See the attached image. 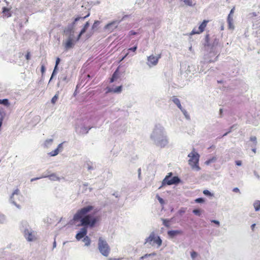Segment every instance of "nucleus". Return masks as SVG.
I'll list each match as a JSON object with an SVG mask.
<instances>
[{"label": "nucleus", "mask_w": 260, "mask_h": 260, "mask_svg": "<svg viewBox=\"0 0 260 260\" xmlns=\"http://www.w3.org/2000/svg\"><path fill=\"white\" fill-rule=\"evenodd\" d=\"M84 242L85 243V245L88 246L90 244V239L88 236H85L83 239Z\"/></svg>", "instance_id": "23"}, {"label": "nucleus", "mask_w": 260, "mask_h": 260, "mask_svg": "<svg viewBox=\"0 0 260 260\" xmlns=\"http://www.w3.org/2000/svg\"><path fill=\"white\" fill-rule=\"evenodd\" d=\"M229 24V27L230 28L233 29L234 28V25L233 24V21H231V23L228 22Z\"/></svg>", "instance_id": "35"}, {"label": "nucleus", "mask_w": 260, "mask_h": 260, "mask_svg": "<svg viewBox=\"0 0 260 260\" xmlns=\"http://www.w3.org/2000/svg\"><path fill=\"white\" fill-rule=\"evenodd\" d=\"M129 54V52H127L125 55H124V56L121 59V60H122L124 58H125Z\"/></svg>", "instance_id": "50"}, {"label": "nucleus", "mask_w": 260, "mask_h": 260, "mask_svg": "<svg viewBox=\"0 0 260 260\" xmlns=\"http://www.w3.org/2000/svg\"><path fill=\"white\" fill-rule=\"evenodd\" d=\"M0 104H2V105H4V106L8 107L10 105V103L8 99H3V100H0Z\"/></svg>", "instance_id": "21"}, {"label": "nucleus", "mask_w": 260, "mask_h": 260, "mask_svg": "<svg viewBox=\"0 0 260 260\" xmlns=\"http://www.w3.org/2000/svg\"><path fill=\"white\" fill-rule=\"evenodd\" d=\"M96 22H98V21H95L94 24L96 23Z\"/></svg>", "instance_id": "53"}, {"label": "nucleus", "mask_w": 260, "mask_h": 260, "mask_svg": "<svg viewBox=\"0 0 260 260\" xmlns=\"http://www.w3.org/2000/svg\"><path fill=\"white\" fill-rule=\"evenodd\" d=\"M235 7H234L231 10L230 12V15H233L234 13V11H235Z\"/></svg>", "instance_id": "39"}, {"label": "nucleus", "mask_w": 260, "mask_h": 260, "mask_svg": "<svg viewBox=\"0 0 260 260\" xmlns=\"http://www.w3.org/2000/svg\"><path fill=\"white\" fill-rule=\"evenodd\" d=\"M25 57L27 60H28L30 59V55L29 52H27V54L25 55Z\"/></svg>", "instance_id": "33"}, {"label": "nucleus", "mask_w": 260, "mask_h": 260, "mask_svg": "<svg viewBox=\"0 0 260 260\" xmlns=\"http://www.w3.org/2000/svg\"><path fill=\"white\" fill-rule=\"evenodd\" d=\"M9 10L8 8H6V7H4L3 9V12L5 13L6 12H9Z\"/></svg>", "instance_id": "38"}, {"label": "nucleus", "mask_w": 260, "mask_h": 260, "mask_svg": "<svg viewBox=\"0 0 260 260\" xmlns=\"http://www.w3.org/2000/svg\"><path fill=\"white\" fill-rule=\"evenodd\" d=\"M77 41H74L71 37H69L67 41L64 43V46L66 50H68L73 47L75 43Z\"/></svg>", "instance_id": "9"}, {"label": "nucleus", "mask_w": 260, "mask_h": 260, "mask_svg": "<svg viewBox=\"0 0 260 260\" xmlns=\"http://www.w3.org/2000/svg\"><path fill=\"white\" fill-rule=\"evenodd\" d=\"M89 22H86V23L85 24L83 28L81 29L80 34H79V35L77 38V41H78L80 39L81 36L86 31V29L89 27Z\"/></svg>", "instance_id": "14"}, {"label": "nucleus", "mask_w": 260, "mask_h": 260, "mask_svg": "<svg viewBox=\"0 0 260 260\" xmlns=\"http://www.w3.org/2000/svg\"><path fill=\"white\" fill-rule=\"evenodd\" d=\"M173 101L180 109H182V106L180 100L178 99L175 96H173Z\"/></svg>", "instance_id": "19"}, {"label": "nucleus", "mask_w": 260, "mask_h": 260, "mask_svg": "<svg viewBox=\"0 0 260 260\" xmlns=\"http://www.w3.org/2000/svg\"><path fill=\"white\" fill-rule=\"evenodd\" d=\"M108 260H121L120 258H110Z\"/></svg>", "instance_id": "49"}, {"label": "nucleus", "mask_w": 260, "mask_h": 260, "mask_svg": "<svg viewBox=\"0 0 260 260\" xmlns=\"http://www.w3.org/2000/svg\"><path fill=\"white\" fill-rule=\"evenodd\" d=\"M188 156L190 158L188 160V164L191 166L192 169H196L198 171L200 170V167L199 166V161L200 155L196 152L194 149L190 153Z\"/></svg>", "instance_id": "2"}, {"label": "nucleus", "mask_w": 260, "mask_h": 260, "mask_svg": "<svg viewBox=\"0 0 260 260\" xmlns=\"http://www.w3.org/2000/svg\"><path fill=\"white\" fill-rule=\"evenodd\" d=\"M37 179H31V181H33V180H36Z\"/></svg>", "instance_id": "52"}, {"label": "nucleus", "mask_w": 260, "mask_h": 260, "mask_svg": "<svg viewBox=\"0 0 260 260\" xmlns=\"http://www.w3.org/2000/svg\"><path fill=\"white\" fill-rule=\"evenodd\" d=\"M158 200L159 201V202L161 203V204H163L164 203V200L162 198H161L160 197H158Z\"/></svg>", "instance_id": "42"}, {"label": "nucleus", "mask_w": 260, "mask_h": 260, "mask_svg": "<svg viewBox=\"0 0 260 260\" xmlns=\"http://www.w3.org/2000/svg\"><path fill=\"white\" fill-rule=\"evenodd\" d=\"M197 203H203L204 202V200L203 198H198L195 200Z\"/></svg>", "instance_id": "31"}, {"label": "nucleus", "mask_w": 260, "mask_h": 260, "mask_svg": "<svg viewBox=\"0 0 260 260\" xmlns=\"http://www.w3.org/2000/svg\"><path fill=\"white\" fill-rule=\"evenodd\" d=\"M137 49V45H136L135 46H134V47H132V48H129V49L127 50V51H133V52H135L136 51Z\"/></svg>", "instance_id": "28"}, {"label": "nucleus", "mask_w": 260, "mask_h": 260, "mask_svg": "<svg viewBox=\"0 0 260 260\" xmlns=\"http://www.w3.org/2000/svg\"><path fill=\"white\" fill-rule=\"evenodd\" d=\"M136 34H137V33L135 31H134V30H131L129 32V36H133V35H135Z\"/></svg>", "instance_id": "37"}, {"label": "nucleus", "mask_w": 260, "mask_h": 260, "mask_svg": "<svg viewBox=\"0 0 260 260\" xmlns=\"http://www.w3.org/2000/svg\"><path fill=\"white\" fill-rule=\"evenodd\" d=\"M145 243H149L152 245L156 244L158 246H160L161 244V240L158 236H156L154 233H152L150 236L146 239Z\"/></svg>", "instance_id": "4"}, {"label": "nucleus", "mask_w": 260, "mask_h": 260, "mask_svg": "<svg viewBox=\"0 0 260 260\" xmlns=\"http://www.w3.org/2000/svg\"><path fill=\"white\" fill-rule=\"evenodd\" d=\"M49 178L53 181L58 180L59 178L54 174H52L47 176Z\"/></svg>", "instance_id": "22"}, {"label": "nucleus", "mask_w": 260, "mask_h": 260, "mask_svg": "<svg viewBox=\"0 0 260 260\" xmlns=\"http://www.w3.org/2000/svg\"><path fill=\"white\" fill-rule=\"evenodd\" d=\"M233 191L235 192H240L239 189L237 187H235L233 189Z\"/></svg>", "instance_id": "40"}, {"label": "nucleus", "mask_w": 260, "mask_h": 260, "mask_svg": "<svg viewBox=\"0 0 260 260\" xmlns=\"http://www.w3.org/2000/svg\"><path fill=\"white\" fill-rule=\"evenodd\" d=\"M183 232L181 230L169 231L168 232V235L171 237H174L178 235H182Z\"/></svg>", "instance_id": "12"}, {"label": "nucleus", "mask_w": 260, "mask_h": 260, "mask_svg": "<svg viewBox=\"0 0 260 260\" xmlns=\"http://www.w3.org/2000/svg\"><path fill=\"white\" fill-rule=\"evenodd\" d=\"M155 254V253H152V254H145L144 256L141 257V259H143L144 257H146L147 256H150V255H154Z\"/></svg>", "instance_id": "43"}, {"label": "nucleus", "mask_w": 260, "mask_h": 260, "mask_svg": "<svg viewBox=\"0 0 260 260\" xmlns=\"http://www.w3.org/2000/svg\"><path fill=\"white\" fill-rule=\"evenodd\" d=\"M168 143L166 137H162L160 138L156 143V145L160 148L165 147Z\"/></svg>", "instance_id": "11"}, {"label": "nucleus", "mask_w": 260, "mask_h": 260, "mask_svg": "<svg viewBox=\"0 0 260 260\" xmlns=\"http://www.w3.org/2000/svg\"><path fill=\"white\" fill-rule=\"evenodd\" d=\"M227 21H228V22H230V23H231V21H233L232 15L229 14Z\"/></svg>", "instance_id": "29"}, {"label": "nucleus", "mask_w": 260, "mask_h": 260, "mask_svg": "<svg viewBox=\"0 0 260 260\" xmlns=\"http://www.w3.org/2000/svg\"><path fill=\"white\" fill-rule=\"evenodd\" d=\"M20 194V191L18 189H15L14 192H13L11 197V200L13 201V203L18 208H20V206L19 205H17V203H16V202L15 200V198H14V196L15 195H19Z\"/></svg>", "instance_id": "13"}, {"label": "nucleus", "mask_w": 260, "mask_h": 260, "mask_svg": "<svg viewBox=\"0 0 260 260\" xmlns=\"http://www.w3.org/2000/svg\"><path fill=\"white\" fill-rule=\"evenodd\" d=\"M5 115H6V114H5V112L4 111V110L3 109H0V116H1L0 117L3 116V117H5Z\"/></svg>", "instance_id": "32"}, {"label": "nucleus", "mask_w": 260, "mask_h": 260, "mask_svg": "<svg viewBox=\"0 0 260 260\" xmlns=\"http://www.w3.org/2000/svg\"><path fill=\"white\" fill-rule=\"evenodd\" d=\"M197 255H198L197 253L195 251H192L191 252V256L193 259L196 258L197 257Z\"/></svg>", "instance_id": "30"}, {"label": "nucleus", "mask_w": 260, "mask_h": 260, "mask_svg": "<svg viewBox=\"0 0 260 260\" xmlns=\"http://www.w3.org/2000/svg\"><path fill=\"white\" fill-rule=\"evenodd\" d=\"M89 16V13H88L87 15H86L85 16L83 17H78L75 18L74 23H75L76 22L78 21V20H79L81 19H84L85 18L88 17Z\"/></svg>", "instance_id": "26"}, {"label": "nucleus", "mask_w": 260, "mask_h": 260, "mask_svg": "<svg viewBox=\"0 0 260 260\" xmlns=\"http://www.w3.org/2000/svg\"><path fill=\"white\" fill-rule=\"evenodd\" d=\"M24 236L29 241H34L36 239L35 232L28 229L24 231Z\"/></svg>", "instance_id": "7"}, {"label": "nucleus", "mask_w": 260, "mask_h": 260, "mask_svg": "<svg viewBox=\"0 0 260 260\" xmlns=\"http://www.w3.org/2000/svg\"><path fill=\"white\" fill-rule=\"evenodd\" d=\"M255 225H256V224H255V223H253V224H252L251 225V229H252V230L253 231H254V228H255Z\"/></svg>", "instance_id": "46"}, {"label": "nucleus", "mask_w": 260, "mask_h": 260, "mask_svg": "<svg viewBox=\"0 0 260 260\" xmlns=\"http://www.w3.org/2000/svg\"><path fill=\"white\" fill-rule=\"evenodd\" d=\"M203 193L205 194H206V195H209L210 194V192L209 190H204L203 191Z\"/></svg>", "instance_id": "41"}, {"label": "nucleus", "mask_w": 260, "mask_h": 260, "mask_svg": "<svg viewBox=\"0 0 260 260\" xmlns=\"http://www.w3.org/2000/svg\"><path fill=\"white\" fill-rule=\"evenodd\" d=\"M118 27V23L117 21H114L108 24L105 26V29L108 30L109 32H111L114 31Z\"/></svg>", "instance_id": "8"}, {"label": "nucleus", "mask_w": 260, "mask_h": 260, "mask_svg": "<svg viewBox=\"0 0 260 260\" xmlns=\"http://www.w3.org/2000/svg\"><path fill=\"white\" fill-rule=\"evenodd\" d=\"M98 248L102 254L105 256H108L110 252V248L107 242L100 237L98 242Z\"/></svg>", "instance_id": "3"}, {"label": "nucleus", "mask_w": 260, "mask_h": 260, "mask_svg": "<svg viewBox=\"0 0 260 260\" xmlns=\"http://www.w3.org/2000/svg\"><path fill=\"white\" fill-rule=\"evenodd\" d=\"M250 140L254 143H256V138L255 137H251L250 138Z\"/></svg>", "instance_id": "34"}, {"label": "nucleus", "mask_w": 260, "mask_h": 260, "mask_svg": "<svg viewBox=\"0 0 260 260\" xmlns=\"http://www.w3.org/2000/svg\"><path fill=\"white\" fill-rule=\"evenodd\" d=\"M119 78V71L117 69L113 73L111 78L110 79V82L113 83L115 80Z\"/></svg>", "instance_id": "15"}, {"label": "nucleus", "mask_w": 260, "mask_h": 260, "mask_svg": "<svg viewBox=\"0 0 260 260\" xmlns=\"http://www.w3.org/2000/svg\"><path fill=\"white\" fill-rule=\"evenodd\" d=\"M58 98V94H55V95H54V96L52 98V99H51V103H52L53 104H54L56 102V101H57V100Z\"/></svg>", "instance_id": "24"}, {"label": "nucleus", "mask_w": 260, "mask_h": 260, "mask_svg": "<svg viewBox=\"0 0 260 260\" xmlns=\"http://www.w3.org/2000/svg\"><path fill=\"white\" fill-rule=\"evenodd\" d=\"M171 175L172 173H170L169 175L166 176L165 179L163 180L162 183L164 184L172 185L177 184L180 182V180L178 177L175 176L171 178Z\"/></svg>", "instance_id": "5"}, {"label": "nucleus", "mask_w": 260, "mask_h": 260, "mask_svg": "<svg viewBox=\"0 0 260 260\" xmlns=\"http://www.w3.org/2000/svg\"><path fill=\"white\" fill-rule=\"evenodd\" d=\"M5 117H0V124H2L3 121Z\"/></svg>", "instance_id": "47"}, {"label": "nucleus", "mask_w": 260, "mask_h": 260, "mask_svg": "<svg viewBox=\"0 0 260 260\" xmlns=\"http://www.w3.org/2000/svg\"><path fill=\"white\" fill-rule=\"evenodd\" d=\"M253 151L255 153V149H253Z\"/></svg>", "instance_id": "51"}, {"label": "nucleus", "mask_w": 260, "mask_h": 260, "mask_svg": "<svg viewBox=\"0 0 260 260\" xmlns=\"http://www.w3.org/2000/svg\"><path fill=\"white\" fill-rule=\"evenodd\" d=\"M60 58L59 57H57L56 59V62H55V67H54V70H53V72L52 73V76H51V77L50 78V80L52 79L53 76H54V75L55 74V73H56V70L57 69V66L58 65V64L60 62Z\"/></svg>", "instance_id": "18"}, {"label": "nucleus", "mask_w": 260, "mask_h": 260, "mask_svg": "<svg viewBox=\"0 0 260 260\" xmlns=\"http://www.w3.org/2000/svg\"><path fill=\"white\" fill-rule=\"evenodd\" d=\"M236 164L237 166H241L242 163H241V161L240 160H237V161H236Z\"/></svg>", "instance_id": "44"}, {"label": "nucleus", "mask_w": 260, "mask_h": 260, "mask_svg": "<svg viewBox=\"0 0 260 260\" xmlns=\"http://www.w3.org/2000/svg\"><path fill=\"white\" fill-rule=\"evenodd\" d=\"M253 206L256 211L259 210L260 209V201L256 200L253 203Z\"/></svg>", "instance_id": "20"}, {"label": "nucleus", "mask_w": 260, "mask_h": 260, "mask_svg": "<svg viewBox=\"0 0 260 260\" xmlns=\"http://www.w3.org/2000/svg\"><path fill=\"white\" fill-rule=\"evenodd\" d=\"M93 209V206L88 205L84 207L76 212L74 214L73 221L74 224L79 226H83L81 231L76 234V238L80 240L84 238L87 234V228H93L101 220L100 215H95L93 214H89Z\"/></svg>", "instance_id": "1"}, {"label": "nucleus", "mask_w": 260, "mask_h": 260, "mask_svg": "<svg viewBox=\"0 0 260 260\" xmlns=\"http://www.w3.org/2000/svg\"><path fill=\"white\" fill-rule=\"evenodd\" d=\"M209 22L208 20H204L200 25L198 28L197 29L196 28H194L190 32L189 35L190 36H192L193 35L196 34H200L202 32H203L205 28L207 26V23Z\"/></svg>", "instance_id": "6"}, {"label": "nucleus", "mask_w": 260, "mask_h": 260, "mask_svg": "<svg viewBox=\"0 0 260 260\" xmlns=\"http://www.w3.org/2000/svg\"><path fill=\"white\" fill-rule=\"evenodd\" d=\"M184 3L187 6H192L193 5L192 4V0H183Z\"/></svg>", "instance_id": "25"}, {"label": "nucleus", "mask_w": 260, "mask_h": 260, "mask_svg": "<svg viewBox=\"0 0 260 260\" xmlns=\"http://www.w3.org/2000/svg\"><path fill=\"white\" fill-rule=\"evenodd\" d=\"M155 57H156V58H157V62H158L159 59L161 58V54H158L157 56H155Z\"/></svg>", "instance_id": "48"}, {"label": "nucleus", "mask_w": 260, "mask_h": 260, "mask_svg": "<svg viewBox=\"0 0 260 260\" xmlns=\"http://www.w3.org/2000/svg\"><path fill=\"white\" fill-rule=\"evenodd\" d=\"M211 221H212V222H214V223H215V224H217L218 225H219V221H217V220H212Z\"/></svg>", "instance_id": "45"}, {"label": "nucleus", "mask_w": 260, "mask_h": 260, "mask_svg": "<svg viewBox=\"0 0 260 260\" xmlns=\"http://www.w3.org/2000/svg\"><path fill=\"white\" fill-rule=\"evenodd\" d=\"M61 147H62V144H60L58 146L57 148L56 149H55L54 150H53L49 153L50 155H51L52 156H54L57 155L59 151V149Z\"/></svg>", "instance_id": "16"}, {"label": "nucleus", "mask_w": 260, "mask_h": 260, "mask_svg": "<svg viewBox=\"0 0 260 260\" xmlns=\"http://www.w3.org/2000/svg\"><path fill=\"white\" fill-rule=\"evenodd\" d=\"M193 213L198 216L201 215V211L199 209H194L193 210Z\"/></svg>", "instance_id": "27"}, {"label": "nucleus", "mask_w": 260, "mask_h": 260, "mask_svg": "<svg viewBox=\"0 0 260 260\" xmlns=\"http://www.w3.org/2000/svg\"><path fill=\"white\" fill-rule=\"evenodd\" d=\"M147 64L149 67L156 66L157 64V58L153 55H150L147 57Z\"/></svg>", "instance_id": "10"}, {"label": "nucleus", "mask_w": 260, "mask_h": 260, "mask_svg": "<svg viewBox=\"0 0 260 260\" xmlns=\"http://www.w3.org/2000/svg\"><path fill=\"white\" fill-rule=\"evenodd\" d=\"M122 86L121 85V86H119L117 87L116 88H115L114 89L109 88L108 89V91L109 92H114V93H120L122 91Z\"/></svg>", "instance_id": "17"}, {"label": "nucleus", "mask_w": 260, "mask_h": 260, "mask_svg": "<svg viewBox=\"0 0 260 260\" xmlns=\"http://www.w3.org/2000/svg\"><path fill=\"white\" fill-rule=\"evenodd\" d=\"M45 71V67L44 65L41 66V72L42 74H43Z\"/></svg>", "instance_id": "36"}]
</instances>
